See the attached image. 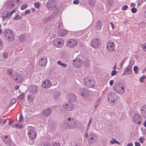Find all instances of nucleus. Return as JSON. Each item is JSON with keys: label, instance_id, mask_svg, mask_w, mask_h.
<instances>
[{"label": "nucleus", "instance_id": "7c9ffc66", "mask_svg": "<svg viewBox=\"0 0 146 146\" xmlns=\"http://www.w3.org/2000/svg\"><path fill=\"white\" fill-rule=\"evenodd\" d=\"M13 18L15 20H21L22 19V17L18 15L17 13L16 15L14 16Z\"/></svg>", "mask_w": 146, "mask_h": 146}, {"label": "nucleus", "instance_id": "9d476101", "mask_svg": "<svg viewBox=\"0 0 146 146\" xmlns=\"http://www.w3.org/2000/svg\"><path fill=\"white\" fill-rule=\"evenodd\" d=\"M115 43L111 41H108L106 44V49L107 51L112 52L115 50Z\"/></svg>", "mask_w": 146, "mask_h": 146}, {"label": "nucleus", "instance_id": "4d7b16f0", "mask_svg": "<svg viewBox=\"0 0 146 146\" xmlns=\"http://www.w3.org/2000/svg\"><path fill=\"white\" fill-rule=\"evenodd\" d=\"M27 98L29 100H32V95L31 94H29L27 95Z\"/></svg>", "mask_w": 146, "mask_h": 146}, {"label": "nucleus", "instance_id": "e433bc0d", "mask_svg": "<svg viewBox=\"0 0 146 146\" xmlns=\"http://www.w3.org/2000/svg\"><path fill=\"white\" fill-rule=\"evenodd\" d=\"M110 143L111 144H114L116 143L119 145L120 144V143L117 141H116V140L114 139H112L110 141Z\"/></svg>", "mask_w": 146, "mask_h": 146}, {"label": "nucleus", "instance_id": "2eb2a0df", "mask_svg": "<svg viewBox=\"0 0 146 146\" xmlns=\"http://www.w3.org/2000/svg\"><path fill=\"white\" fill-rule=\"evenodd\" d=\"M100 43V41L99 39L95 38L92 40L91 44L93 48H96L99 47V45Z\"/></svg>", "mask_w": 146, "mask_h": 146}, {"label": "nucleus", "instance_id": "4c0bfd02", "mask_svg": "<svg viewBox=\"0 0 146 146\" xmlns=\"http://www.w3.org/2000/svg\"><path fill=\"white\" fill-rule=\"evenodd\" d=\"M28 7V5L27 4H23L22 5L21 7V9L22 10H24L26 9Z\"/></svg>", "mask_w": 146, "mask_h": 146}, {"label": "nucleus", "instance_id": "aec40b11", "mask_svg": "<svg viewBox=\"0 0 146 146\" xmlns=\"http://www.w3.org/2000/svg\"><path fill=\"white\" fill-rule=\"evenodd\" d=\"M52 110L49 108H46L42 110V114L44 116H48L51 113Z\"/></svg>", "mask_w": 146, "mask_h": 146}, {"label": "nucleus", "instance_id": "a19ab883", "mask_svg": "<svg viewBox=\"0 0 146 146\" xmlns=\"http://www.w3.org/2000/svg\"><path fill=\"white\" fill-rule=\"evenodd\" d=\"M7 72L8 75L10 76H12L13 75V71L12 70H8Z\"/></svg>", "mask_w": 146, "mask_h": 146}, {"label": "nucleus", "instance_id": "393cba45", "mask_svg": "<svg viewBox=\"0 0 146 146\" xmlns=\"http://www.w3.org/2000/svg\"><path fill=\"white\" fill-rule=\"evenodd\" d=\"M47 62V58L46 57L41 58L39 60V64L42 66H45Z\"/></svg>", "mask_w": 146, "mask_h": 146}, {"label": "nucleus", "instance_id": "6ab92c4d", "mask_svg": "<svg viewBox=\"0 0 146 146\" xmlns=\"http://www.w3.org/2000/svg\"><path fill=\"white\" fill-rule=\"evenodd\" d=\"M30 92L33 94H36L38 90V87L35 85H31L29 88Z\"/></svg>", "mask_w": 146, "mask_h": 146}, {"label": "nucleus", "instance_id": "f704fd0d", "mask_svg": "<svg viewBox=\"0 0 146 146\" xmlns=\"http://www.w3.org/2000/svg\"><path fill=\"white\" fill-rule=\"evenodd\" d=\"M89 3L91 5L94 6L96 4V0H89Z\"/></svg>", "mask_w": 146, "mask_h": 146}, {"label": "nucleus", "instance_id": "423d86ee", "mask_svg": "<svg viewBox=\"0 0 146 146\" xmlns=\"http://www.w3.org/2000/svg\"><path fill=\"white\" fill-rule=\"evenodd\" d=\"M64 40L60 38H57L53 40V44L55 46L58 48H61L63 45Z\"/></svg>", "mask_w": 146, "mask_h": 146}, {"label": "nucleus", "instance_id": "f8f14e48", "mask_svg": "<svg viewBox=\"0 0 146 146\" xmlns=\"http://www.w3.org/2000/svg\"><path fill=\"white\" fill-rule=\"evenodd\" d=\"M67 46L70 48H73L76 46L77 44V41L74 39H69L67 42Z\"/></svg>", "mask_w": 146, "mask_h": 146}, {"label": "nucleus", "instance_id": "c9c22d12", "mask_svg": "<svg viewBox=\"0 0 146 146\" xmlns=\"http://www.w3.org/2000/svg\"><path fill=\"white\" fill-rule=\"evenodd\" d=\"M141 46L143 49L144 51L146 52V42L144 44H141Z\"/></svg>", "mask_w": 146, "mask_h": 146}, {"label": "nucleus", "instance_id": "79ce46f5", "mask_svg": "<svg viewBox=\"0 0 146 146\" xmlns=\"http://www.w3.org/2000/svg\"><path fill=\"white\" fill-rule=\"evenodd\" d=\"M97 24L98 25V26H99L98 28V30H100L101 29L102 25L101 24V22H100V21H98L97 22Z\"/></svg>", "mask_w": 146, "mask_h": 146}, {"label": "nucleus", "instance_id": "680f3d73", "mask_svg": "<svg viewBox=\"0 0 146 146\" xmlns=\"http://www.w3.org/2000/svg\"><path fill=\"white\" fill-rule=\"evenodd\" d=\"M3 56L4 58H7L8 57V54L7 53H4L3 54Z\"/></svg>", "mask_w": 146, "mask_h": 146}, {"label": "nucleus", "instance_id": "49530a36", "mask_svg": "<svg viewBox=\"0 0 146 146\" xmlns=\"http://www.w3.org/2000/svg\"><path fill=\"white\" fill-rule=\"evenodd\" d=\"M52 146H60V144L58 142H55L53 143Z\"/></svg>", "mask_w": 146, "mask_h": 146}, {"label": "nucleus", "instance_id": "6e6552de", "mask_svg": "<svg viewBox=\"0 0 146 146\" xmlns=\"http://www.w3.org/2000/svg\"><path fill=\"white\" fill-rule=\"evenodd\" d=\"M77 94L83 98H85L88 96L89 92L86 88H81L77 91Z\"/></svg>", "mask_w": 146, "mask_h": 146}, {"label": "nucleus", "instance_id": "0e129e2a", "mask_svg": "<svg viewBox=\"0 0 146 146\" xmlns=\"http://www.w3.org/2000/svg\"><path fill=\"white\" fill-rule=\"evenodd\" d=\"M114 82V81L113 80H111L109 82V84L110 86H112Z\"/></svg>", "mask_w": 146, "mask_h": 146}, {"label": "nucleus", "instance_id": "9b49d317", "mask_svg": "<svg viewBox=\"0 0 146 146\" xmlns=\"http://www.w3.org/2000/svg\"><path fill=\"white\" fill-rule=\"evenodd\" d=\"M84 85L86 87L92 88L94 86L93 81L88 78H85L83 80Z\"/></svg>", "mask_w": 146, "mask_h": 146}, {"label": "nucleus", "instance_id": "09e8293b", "mask_svg": "<svg viewBox=\"0 0 146 146\" xmlns=\"http://www.w3.org/2000/svg\"><path fill=\"white\" fill-rule=\"evenodd\" d=\"M145 139L144 138L140 137L139 139V142L141 143H143L145 140Z\"/></svg>", "mask_w": 146, "mask_h": 146}, {"label": "nucleus", "instance_id": "bb28decb", "mask_svg": "<svg viewBox=\"0 0 146 146\" xmlns=\"http://www.w3.org/2000/svg\"><path fill=\"white\" fill-rule=\"evenodd\" d=\"M61 96L60 93L58 92H55L53 94V98L55 100L58 99Z\"/></svg>", "mask_w": 146, "mask_h": 146}, {"label": "nucleus", "instance_id": "bf43d9fd", "mask_svg": "<svg viewBox=\"0 0 146 146\" xmlns=\"http://www.w3.org/2000/svg\"><path fill=\"white\" fill-rule=\"evenodd\" d=\"M16 11L17 9L16 8H15L14 9L12 10L11 13L10 12V14H11V16L12 14L15 12Z\"/></svg>", "mask_w": 146, "mask_h": 146}, {"label": "nucleus", "instance_id": "052dcab7", "mask_svg": "<svg viewBox=\"0 0 146 146\" xmlns=\"http://www.w3.org/2000/svg\"><path fill=\"white\" fill-rule=\"evenodd\" d=\"M134 64V62L133 61H131V60H130L129 61V65L131 66L132 67V65H133Z\"/></svg>", "mask_w": 146, "mask_h": 146}, {"label": "nucleus", "instance_id": "f257e3e1", "mask_svg": "<svg viewBox=\"0 0 146 146\" xmlns=\"http://www.w3.org/2000/svg\"><path fill=\"white\" fill-rule=\"evenodd\" d=\"M114 90L119 95L123 94L125 90V85L122 83H117L114 84Z\"/></svg>", "mask_w": 146, "mask_h": 146}, {"label": "nucleus", "instance_id": "69168bd1", "mask_svg": "<svg viewBox=\"0 0 146 146\" xmlns=\"http://www.w3.org/2000/svg\"><path fill=\"white\" fill-rule=\"evenodd\" d=\"M79 0H76L73 1V3L75 4H77L79 3Z\"/></svg>", "mask_w": 146, "mask_h": 146}, {"label": "nucleus", "instance_id": "e2e57ef3", "mask_svg": "<svg viewBox=\"0 0 146 146\" xmlns=\"http://www.w3.org/2000/svg\"><path fill=\"white\" fill-rule=\"evenodd\" d=\"M145 23L144 22H141L140 23V25L141 26L143 27H145Z\"/></svg>", "mask_w": 146, "mask_h": 146}, {"label": "nucleus", "instance_id": "37998d69", "mask_svg": "<svg viewBox=\"0 0 146 146\" xmlns=\"http://www.w3.org/2000/svg\"><path fill=\"white\" fill-rule=\"evenodd\" d=\"M23 120V115L21 113L20 115L19 119L18 120V122L19 123L21 122Z\"/></svg>", "mask_w": 146, "mask_h": 146}, {"label": "nucleus", "instance_id": "b1692460", "mask_svg": "<svg viewBox=\"0 0 146 146\" xmlns=\"http://www.w3.org/2000/svg\"><path fill=\"white\" fill-rule=\"evenodd\" d=\"M67 33V31L63 28H60L58 29V35L59 36L62 37L66 35Z\"/></svg>", "mask_w": 146, "mask_h": 146}, {"label": "nucleus", "instance_id": "ddd939ff", "mask_svg": "<svg viewBox=\"0 0 146 146\" xmlns=\"http://www.w3.org/2000/svg\"><path fill=\"white\" fill-rule=\"evenodd\" d=\"M13 78L15 82L18 83L21 82L23 80V76L18 73H15L13 75Z\"/></svg>", "mask_w": 146, "mask_h": 146}, {"label": "nucleus", "instance_id": "cd10ccee", "mask_svg": "<svg viewBox=\"0 0 146 146\" xmlns=\"http://www.w3.org/2000/svg\"><path fill=\"white\" fill-rule=\"evenodd\" d=\"M141 113L144 117H146V105H144L142 108Z\"/></svg>", "mask_w": 146, "mask_h": 146}, {"label": "nucleus", "instance_id": "c756f323", "mask_svg": "<svg viewBox=\"0 0 146 146\" xmlns=\"http://www.w3.org/2000/svg\"><path fill=\"white\" fill-rule=\"evenodd\" d=\"M57 63L58 65H59L62 66L63 67L65 68L67 66V65L66 64L62 63L61 61L58 60L57 62Z\"/></svg>", "mask_w": 146, "mask_h": 146}, {"label": "nucleus", "instance_id": "f3484780", "mask_svg": "<svg viewBox=\"0 0 146 146\" xmlns=\"http://www.w3.org/2000/svg\"><path fill=\"white\" fill-rule=\"evenodd\" d=\"M63 107L65 110L68 111L72 110L74 108V105L71 102H66Z\"/></svg>", "mask_w": 146, "mask_h": 146}, {"label": "nucleus", "instance_id": "c03bdc74", "mask_svg": "<svg viewBox=\"0 0 146 146\" xmlns=\"http://www.w3.org/2000/svg\"><path fill=\"white\" fill-rule=\"evenodd\" d=\"M31 13V11L29 9L26 10L24 14L23 13L22 15H26L27 14H29Z\"/></svg>", "mask_w": 146, "mask_h": 146}, {"label": "nucleus", "instance_id": "dca6fc26", "mask_svg": "<svg viewBox=\"0 0 146 146\" xmlns=\"http://www.w3.org/2000/svg\"><path fill=\"white\" fill-rule=\"evenodd\" d=\"M52 83L50 81L48 80H45L42 84V86L43 88L47 89L50 87Z\"/></svg>", "mask_w": 146, "mask_h": 146}, {"label": "nucleus", "instance_id": "de8ad7c7", "mask_svg": "<svg viewBox=\"0 0 146 146\" xmlns=\"http://www.w3.org/2000/svg\"><path fill=\"white\" fill-rule=\"evenodd\" d=\"M25 95L24 94H22L18 97V98L20 100H22L24 97Z\"/></svg>", "mask_w": 146, "mask_h": 146}, {"label": "nucleus", "instance_id": "864d4df0", "mask_svg": "<svg viewBox=\"0 0 146 146\" xmlns=\"http://www.w3.org/2000/svg\"><path fill=\"white\" fill-rule=\"evenodd\" d=\"M6 121V120L5 119H1V125L3 124Z\"/></svg>", "mask_w": 146, "mask_h": 146}, {"label": "nucleus", "instance_id": "a18cd8bd", "mask_svg": "<svg viewBox=\"0 0 146 146\" xmlns=\"http://www.w3.org/2000/svg\"><path fill=\"white\" fill-rule=\"evenodd\" d=\"M133 70L135 73L136 74H137L138 73V68L137 66H135L134 67Z\"/></svg>", "mask_w": 146, "mask_h": 146}, {"label": "nucleus", "instance_id": "39448f33", "mask_svg": "<svg viewBox=\"0 0 146 146\" xmlns=\"http://www.w3.org/2000/svg\"><path fill=\"white\" fill-rule=\"evenodd\" d=\"M27 136L31 140H35L37 135L36 132L33 129H29L27 131Z\"/></svg>", "mask_w": 146, "mask_h": 146}, {"label": "nucleus", "instance_id": "58836bf2", "mask_svg": "<svg viewBox=\"0 0 146 146\" xmlns=\"http://www.w3.org/2000/svg\"><path fill=\"white\" fill-rule=\"evenodd\" d=\"M40 4V3L38 2H36L34 4L35 7L37 9L39 8Z\"/></svg>", "mask_w": 146, "mask_h": 146}, {"label": "nucleus", "instance_id": "5fc2aeb1", "mask_svg": "<svg viewBox=\"0 0 146 146\" xmlns=\"http://www.w3.org/2000/svg\"><path fill=\"white\" fill-rule=\"evenodd\" d=\"M128 8V6L127 5H125L122 7L121 9L123 11L126 10Z\"/></svg>", "mask_w": 146, "mask_h": 146}, {"label": "nucleus", "instance_id": "0eeeda50", "mask_svg": "<svg viewBox=\"0 0 146 146\" xmlns=\"http://www.w3.org/2000/svg\"><path fill=\"white\" fill-rule=\"evenodd\" d=\"M5 35L6 39L9 41H13L14 39L13 33L10 30H6L5 32Z\"/></svg>", "mask_w": 146, "mask_h": 146}, {"label": "nucleus", "instance_id": "7ed1b4c3", "mask_svg": "<svg viewBox=\"0 0 146 146\" xmlns=\"http://www.w3.org/2000/svg\"><path fill=\"white\" fill-rule=\"evenodd\" d=\"M107 97L109 102L111 104L113 105L117 102V96L114 93H109Z\"/></svg>", "mask_w": 146, "mask_h": 146}, {"label": "nucleus", "instance_id": "338daca9", "mask_svg": "<svg viewBox=\"0 0 146 146\" xmlns=\"http://www.w3.org/2000/svg\"><path fill=\"white\" fill-rule=\"evenodd\" d=\"M92 118H91L90 119V120L89 121L88 123V127L90 126V124H91V123H92Z\"/></svg>", "mask_w": 146, "mask_h": 146}, {"label": "nucleus", "instance_id": "8fccbe9b", "mask_svg": "<svg viewBox=\"0 0 146 146\" xmlns=\"http://www.w3.org/2000/svg\"><path fill=\"white\" fill-rule=\"evenodd\" d=\"M107 3L108 4L111 5L113 4V2L112 0H107Z\"/></svg>", "mask_w": 146, "mask_h": 146}, {"label": "nucleus", "instance_id": "774afa93", "mask_svg": "<svg viewBox=\"0 0 146 146\" xmlns=\"http://www.w3.org/2000/svg\"><path fill=\"white\" fill-rule=\"evenodd\" d=\"M135 146H140V145L138 142H135Z\"/></svg>", "mask_w": 146, "mask_h": 146}, {"label": "nucleus", "instance_id": "473e14b6", "mask_svg": "<svg viewBox=\"0 0 146 146\" xmlns=\"http://www.w3.org/2000/svg\"><path fill=\"white\" fill-rule=\"evenodd\" d=\"M126 59L125 58H123L121 60L120 63L119 64V67L120 68H122L123 65L126 61Z\"/></svg>", "mask_w": 146, "mask_h": 146}, {"label": "nucleus", "instance_id": "a878e982", "mask_svg": "<svg viewBox=\"0 0 146 146\" xmlns=\"http://www.w3.org/2000/svg\"><path fill=\"white\" fill-rule=\"evenodd\" d=\"M94 134L91 133L88 136V141L90 144H92L94 142Z\"/></svg>", "mask_w": 146, "mask_h": 146}, {"label": "nucleus", "instance_id": "3c124183", "mask_svg": "<svg viewBox=\"0 0 146 146\" xmlns=\"http://www.w3.org/2000/svg\"><path fill=\"white\" fill-rule=\"evenodd\" d=\"M117 73V72L115 70H112L111 73V75L113 76L115 75Z\"/></svg>", "mask_w": 146, "mask_h": 146}, {"label": "nucleus", "instance_id": "20e7f679", "mask_svg": "<svg viewBox=\"0 0 146 146\" xmlns=\"http://www.w3.org/2000/svg\"><path fill=\"white\" fill-rule=\"evenodd\" d=\"M65 123L66 124L67 127L69 129H72L76 125V120L72 118H69L65 119Z\"/></svg>", "mask_w": 146, "mask_h": 146}, {"label": "nucleus", "instance_id": "5701e85b", "mask_svg": "<svg viewBox=\"0 0 146 146\" xmlns=\"http://www.w3.org/2000/svg\"><path fill=\"white\" fill-rule=\"evenodd\" d=\"M2 17L3 18V21H6L7 19L11 17V14H10V12L6 11L1 15Z\"/></svg>", "mask_w": 146, "mask_h": 146}, {"label": "nucleus", "instance_id": "4468645a", "mask_svg": "<svg viewBox=\"0 0 146 146\" xmlns=\"http://www.w3.org/2000/svg\"><path fill=\"white\" fill-rule=\"evenodd\" d=\"M133 121L136 124H139L142 121V119L140 115L138 114H136L133 116Z\"/></svg>", "mask_w": 146, "mask_h": 146}, {"label": "nucleus", "instance_id": "a211bd4d", "mask_svg": "<svg viewBox=\"0 0 146 146\" xmlns=\"http://www.w3.org/2000/svg\"><path fill=\"white\" fill-rule=\"evenodd\" d=\"M67 98L70 102H75L77 100V97L76 95L73 93L69 94L67 96Z\"/></svg>", "mask_w": 146, "mask_h": 146}, {"label": "nucleus", "instance_id": "c85d7f7f", "mask_svg": "<svg viewBox=\"0 0 146 146\" xmlns=\"http://www.w3.org/2000/svg\"><path fill=\"white\" fill-rule=\"evenodd\" d=\"M13 127H16L18 129H21L23 127V124L20 123H16L13 125Z\"/></svg>", "mask_w": 146, "mask_h": 146}, {"label": "nucleus", "instance_id": "412c9836", "mask_svg": "<svg viewBox=\"0 0 146 146\" xmlns=\"http://www.w3.org/2000/svg\"><path fill=\"white\" fill-rule=\"evenodd\" d=\"M2 138L3 142L6 144L10 145L11 143V140L9 137L5 135L2 137Z\"/></svg>", "mask_w": 146, "mask_h": 146}, {"label": "nucleus", "instance_id": "f03ea898", "mask_svg": "<svg viewBox=\"0 0 146 146\" xmlns=\"http://www.w3.org/2000/svg\"><path fill=\"white\" fill-rule=\"evenodd\" d=\"M83 63V60L82 58L77 56L73 60L72 64L75 68H79L82 66Z\"/></svg>", "mask_w": 146, "mask_h": 146}, {"label": "nucleus", "instance_id": "2f4dec72", "mask_svg": "<svg viewBox=\"0 0 146 146\" xmlns=\"http://www.w3.org/2000/svg\"><path fill=\"white\" fill-rule=\"evenodd\" d=\"M84 64L86 66H90V60L87 59H86L84 62Z\"/></svg>", "mask_w": 146, "mask_h": 146}, {"label": "nucleus", "instance_id": "603ef678", "mask_svg": "<svg viewBox=\"0 0 146 146\" xmlns=\"http://www.w3.org/2000/svg\"><path fill=\"white\" fill-rule=\"evenodd\" d=\"M62 21L61 20L59 21V27L58 29H60V28H62V24L61 23Z\"/></svg>", "mask_w": 146, "mask_h": 146}, {"label": "nucleus", "instance_id": "1a4fd4ad", "mask_svg": "<svg viewBox=\"0 0 146 146\" xmlns=\"http://www.w3.org/2000/svg\"><path fill=\"white\" fill-rule=\"evenodd\" d=\"M56 6V3L55 1L53 0H49L46 3V7L47 9L51 11L54 9Z\"/></svg>", "mask_w": 146, "mask_h": 146}, {"label": "nucleus", "instance_id": "72a5a7b5", "mask_svg": "<svg viewBox=\"0 0 146 146\" xmlns=\"http://www.w3.org/2000/svg\"><path fill=\"white\" fill-rule=\"evenodd\" d=\"M25 38V36L23 35H20L19 37V40L20 41L22 42L24 40Z\"/></svg>", "mask_w": 146, "mask_h": 146}, {"label": "nucleus", "instance_id": "ea45409f", "mask_svg": "<svg viewBox=\"0 0 146 146\" xmlns=\"http://www.w3.org/2000/svg\"><path fill=\"white\" fill-rule=\"evenodd\" d=\"M41 146H50L49 143L48 142H45L42 144Z\"/></svg>", "mask_w": 146, "mask_h": 146}, {"label": "nucleus", "instance_id": "6e6d98bb", "mask_svg": "<svg viewBox=\"0 0 146 146\" xmlns=\"http://www.w3.org/2000/svg\"><path fill=\"white\" fill-rule=\"evenodd\" d=\"M131 68L132 67L131 66L128 65L127 67L126 70L127 71H130L131 69Z\"/></svg>", "mask_w": 146, "mask_h": 146}, {"label": "nucleus", "instance_id": "13d9d810", "mask_svg": "<svg viewBox=\"0 0 146 146\" xmlns=\"http://www.w3.org/2000/svg\"><path fill=\"white\" fill-rule=\"evenodd\" d=\"M131 11L133 13H135L137 12V9L134 8H133L131 9Z\"/></svg>", "mask_w": 146, "mask_h": 146}, {"label": "nucleus", "instance_id": "4be33fe9", "mask_svg": "<svg viewBox=\"0 0 146 146\" xmlns=\"http://www.w3.org/2000/svg\"><path fill=\"white\" fill-rule=\"evenodd\" d=\"M14 0H11L8 2L6 5V7L8 9H12L14 5Z\"/></svg>", "mask_w": 146, "mask_h": 146}]
</instances>
